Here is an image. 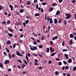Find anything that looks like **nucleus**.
Wrapping results in <instances>:
<instances>
[{
  "instance_id": "obj_17",
  "label": "nucleus",
  "mask_w": 76,
  "mask_h": 76,
  "mask_svg": "<svg viewBox=\"0 0 76 76\" xmlns=\"http://www.w3.org/2000/svg\"><path fill=\"white\" fill-rule=\"evenodd\" d=\"M72 62V59H71V58H69V59L68 63H70Z\"/></svg>"
},
{
  "instance_id": "obj_21",
  "label": "nucleus",
  "mask_w": 76,
  "mask_h": 76,
  "mask_svg": "<svg viewBox=\"0 0 76 76\" xmlns=\"http://www.w3.org/2000/svg\"><path fill=\"white\" fill-rule=\"evenodd\" d=\"M21 66L22 69H24V67H25V66H26V65H25V64H22L21 65Z\"/></svg>"
},
{
  "instance_id": "obj_5",
  "label": "nucleus",
  "mask_w": 76,
  "mask_h": 76,
  "mask_svg": "<svg viewBox=\"0 0 76 76\" xmlns=\"http://www.w3.org/2000/svg\"><path fill=\"white\" fill-rule=\"evenodd\" d=\"M58 36H56L54 37H53L52 38L53 40H55V39H58Z\"/></svg>"
},
{
  "instance_id": "obj_30",
  "label": "nucleus",
  "mask_w": 76,
  "mask_h": 76,
  "mask_svg": "<svg viewBox=\"0 0 76 76\" xmlns=\"http://www.w3.org/2000/svg\"><path fill=\"white\" fill-rule=\"evenodd\" d=\"M3 9V7L2 6L0 5V11H1V10Z\"/></svg>"
},
{
  "instance_id": "obj_52",
  "label": "nucleus",
  "mask_w": 76,
  "mask_h": 76,
  "mask_svg": "<svg viewBox=\"0 0 76 76\" xmlns=\"http://www.w3.org/2000/svg\"><path fill=\"white\" fill-rule=\"evenodd\" d=\"M58 1L60 3H61V2L63 1V0H58Z\"/></svg>"
},
{
  "instance_id": "obj_51",
  "label": "nucleus",
  "mask_w": 76,
  "mask_h": 76,
  "mask_svg": "<svg viewBox=\"0 0 76 76\" xmlns=\"http://www.w3.org/2000/svg\"><path fill=\"white\" fill-rule=\"evenodd\" d=\"M12 56L14 58L15 57V54L13 53L12 55Z\"/></svg>"
},
{
  "instance_id": "obj_29",
  "label": "nucleus",
  "mask_w": 76,
  "mask_h": 76,
  "mask_svg": "<svg viewBox=\"0 0 76 76\" xmlns=\"http://www.w3.org/2000/svg\"><path fill=\"white\" fill-rule=\"evenodd\" d=\"M38 46L39 47V48H42V47H43L42 45H38Z\"/></svg>"
},
{
  "instance_id": "obj_16",
  "label": "nucleus",
  "mask_w": 76,
  "mask_h": 76,
  "mask_svg": "<svg viewBox=\"0 0 76 76\" xmlns=\"http://www.w3.org/2000/svg\"><path fill=\"white\" fill-rule=\"evenodd\" d=\"M52 18H50V23H53V21H52Z\"/></svg>"
},
{
  "instance_id": "obj_47",
  "label": "nucleus",
  "mask_w": 76,
  "mask_h": 76,
  "mask_svg": "<svg viewBox=\"0 0 76 76\" xmlns=\"http://www.w3.org/2000/svg\"><path fill=\"white\" fill-rule=\"evenodd\" d=\"M76 69V66H74L73 68V70L74 71H75Z\"/></svg>"
},
{
  "instance_id": "obj_20",
  "label": "nucleus",
  "mask_w": 76,
  "mask_h": 76,
  "mask_svg": "<svg viewBox=\"0 0 76 76\" xmlns=\"http://www.w3.org/2000/svg\"><path fill=\"white\" fill-rule=\"evenodd\" d=\"M8 35L10 36V37H13V34H11L10 33H9L8 34Z\"/></svg>"
},
{
  "instance_id": "obj_42",
  "label": "nucleus",
  "mask_w": 76,
  "mask_h": 76,
  "mask_svg": "<svg viewBox=\"0 0 76 76\" xmlns=\"http://www.w3.org/2000/svg\"><path fill=\"white\" fill-rule=\"evenodd\" d=\"M20 13H23V12H24V11L23 9H21L20 10Z\"/></svg>"
},
{
  "instance_id": "obj_26",
  "label": "nucleus",
  "mask_w": 76,
  "mask_h": 76,
  "mask_svg": "<svg viewBox=\"0 0 76 76\" xmlns=\"http://www.w3.org/2000/svg\"><path fill=\"white\" fill-rule=\"evenodd\" d=\"M46 51L47 53H49V51H50V49H49V48H47V50Z\"/></svg>"
},
{
  "instance_id": "obj_59",
  "label": "nucleus",
  "mask_w": 76,
  "mask_h": 76,
  "mask_svg": "<svg viewBox=\"0 0 76 76\" xmlns=\"http://www.w3.org/2000/svg\"><path fill=\"white\" fill-rule=\"evenodd\" d=\"M16 44H15V43H14L13 45V47L14 48H15V47H16Z\"/></svg>"
},
{
  "instance_id": "obj_25",
  "label": "nucleus",
  "mask_w": 76,
  "mask_h": 76,
  "mask_svg": "<svg viewBox=\"0 0 76 76\" xmlns=\"http://www.w3.org/2000/svg\"><path fill=\"white\" fill-rule=\"evenodd\" d=\"M68 50L67 49H62V51L63 52H64V51H67Z\"/></svg>"
},
{
  "instance_id": "obj_11",
  "label": "nucleus",
  "mask_w": 76,
  "mask_h": 76,
  "mask_svg": "<svg viewBox=\"0 0 76 76\" xmlns=\"http://www.w3.org/2000/svg\"><path fill=\"white\" fill-rule=\"evenodd\" d=\"M65 56L66 58V59H68L69 58V56L67 54H65Z\"/></svg>"
},
{
  "instance_id": "obj_24",
  "label": "nucleus",
  "mask_w": 76,
  "mask_h": 76,
  "mask_svg": "<svg viewBox=\"0 0 76 76\" xmlns=\"http://www.w3.org/2000/svg\"><path fill=\"white\" fill-rule=\"evenodd\" d=\"M8 55L9 58H10L11 59L12 58V56H11V54H10V53H8Z\"/></svg>"
},
{
  "instance_id": "obj_40",
  "label": "nucleus",
  "mask_w": 76,
  "mask_h": 76,
  "mask_svg": "<svg viewBox=\"0 0 76 76\" xmlns=\"http://www.w3.org/2000/svg\"><path fill=\"white\" fill-rule=\"evenodd\" d=\"M7 22L6 21H4V22H2V24H4L5 25H6V24L7 23Z\"/></svg>"
},
{
  "instance_id": "obj_60",
  "label": "nucleus",
  "mask_w": 76,
  "mask_h": 76,
  "mask_svg": "<svg viewBox=\"0 0 76 76\" xmlns=\"http://www.w3.org/2000/svg\"><path fill=\"white\" fill-rule=\"evenodd\" d=\"M72 2L73 3H76V1L73 0V1H72Z\"/></svg>"
},
{
  "instance_id": "obj_57",
  "label": "nucleus",
  "mask_w": 76,
  "mask_h": 76,
  "mask_svg": "<svg viewBox=\"0 0 76 76\" xmlns=\"http://www.w3.org/2000/svg\"><path fill=\"white\" fill-rule=\"evenodd\" d=\"M50 51H51L53 50V48L51 47H50Z\"/></svg>"
},
{
  "instance_id": "obj_18",
  "label": "nucleus",
  "mask_w": 76,
  "mask_h": 76,
  "mask_svg": "<svg viewBox=\"0 0 76 76\" xmlns=\"http://www.w3.org/2000/svg\"><path fill=\"white\" fill-rule=\"evenodd\" d=\"M17 61L18 62H20V63H22V60L20 59H17Z\"/></svg>"
},
{
  "instance_id": "obj_31",
  "label": "nucleus",
  "mask_w": 76,
  "mask_h": 76,
  "mask_svg": "<svg viewBox=\"0 0 76 76\" xmlns=\"http://www.w3.org/2000/svg\"><path fill=\"white\" fill-rule=\"evenodd\" d=\"M65 42V41L63 40V41L62 43V45H63V46H64V45H65V43H64Z\"/></svg>"
},
{
  "instance_id": "obj_12",
  "label": "nucleus",
  "mask_w": 76,
  "mask_h": 76,
  "mask_svg": "<svg viewBox=\"0 0 76 76\" xmlns=\"http://www.w3.org/2000/svg\"><path fill=\"white\" fill-rule=\"evenodd\" d=\"M9 7L10 8H11V10L12 11V10H13V7L12 6V5L10 4L9 5Z\"/></svg>"
},
{
  "instance_id": "obj_43",
  "label": "nucleus",
  "mask_w": 76,
  "mask_h": 76,
  "mask_svg": "<svg viewBox=\"0 0 76 76\" xmlns=\"http://www.w3.org/2000/svg\"><path fill=\"white\" fill-rule=\"evenodd\" d=\"M48 64H51L52 63V61L51 60H49L48 62Z\"/></svg>"
},
{
  "instance_id": "obj_45",
  "label": "nucleus",
  "mask_w": 76,
  "mask_h": 76,
  "mask_svg": "<svg viewBox=\"0 0 76 76\" xmlns=\"http://www.w3.org/2000/svg\"><path fill=\"white\" fill-rule=\"evenodd\" d=\"M45 39V38L43 36H42L41 39L42 40H44Z\"/></svg>"
},
{
  "instance_id": "obj_64",
  "label": "nucleus",
  "mask_w": 76,
  "mask_h": 76,
  "mask_svg": "<svg viewBox=\"0 0 76 76\" xmlns=\"http://www.w3.org/2000/svg\"><path fill=\"white\" fill-rule=\"evenodd\" d=\"M14 7H15V8H16V7H18V6L16 4H15V6Z\"/></svg>"
},
{
  "instance_id": "obj_61",
  "label": "nucleus",
  "mask_w": 76,
  "mask_h": 76,
  "mask_svg": "<svg viewBox=\"0 0 76 76\" xmlns=\"http://www.w3.org/2000/svg\"><path fill=\"white\" fill-rule=\"evenodd\" d=\"M17 67H18V69H21V66H20L19 65L17 66Z\"/></svg>"
},
{
  "instance_id": "obj_28",
  "label": "nucleus",
  "mask_w": 76,
  "mask_h": 76,
  "mask_svg": "<svg viewBox=\"0 0 76 76\" xmlns=\"http://www.w3.org/2000/svg\"><path fill=\"white\" fill-rule=\"evenodd\" d=\"M65 69L66 70H68V69H69V66H65Z\"/></svg>"
},
{
  "instance_id": "obj_4",
  "label": "nucleus",
  "mask_w": 76,
  "mask_h": 76,
  "mask_svg": "<svg viewBox=\"0 0 76 76\" xmlns=\"http://www.w3.org/2000/svg\"><path fill=\"white\" fill-rule=\"evenodd\" d=\"M69 44L70 45H72L73 43V40L72 39H71L70 40V41H69Z\"/></svg>"
},
{
  "instance_id": "obj_37",
  "label": "nucleus",
  "mask_w": 76,
  "mask_h": 76,
  "mask_svg": "<svg viewBox=\"0 0 76 76\" xmlns=\"http://www.w3.org/2000/svg\"><path fill=\"white\" fill-rule=\"evenodd\" d=\"M64 24L65 25H67V22H66V20H64Z\"/></svg>"
},
{
  "instance_id": "obj_49",
  "label": "nucleus",
  "mask_w": 76,
  "mask_h": 76,
  "mask_svg": "<svg viewBox=\"0 0 76 76\" xmlns=\"http://www.w3.org/2000/svg\"><path fill=\"white\" fill-rule=\"evenodd\" d=\"M24 62L25 64H26V65H28V63H27V62L26 61L24 60Z\"/></svg>"
},
{
  "instance_id": "obj_63",
  "label": "nucleus",
  "mask_w": 76,
  "mask_h": 76,
  "mask_svg": "<svg viewBox=\"0 0 76 76\" xmlns=\"http://www.w3.org/2000/svg\"><path fill=\"white\" fill-rule=\"evenodd\" d=\"M26 18H27V19H30V16H27L26 17Z\"/></svg>"
},
{
  "instance_id": "obj_36",
  "label": "nucleus",
  "mask_w": 76,
  "mask_h": 76,
  "mask_svg": "<svg viewBox=\"0 0 76 76\" xmlns=\"http://www.w3.org/2000/svg\"><path fill=\"white\" fill-rule=\"evenodd\" d=\"M46 4H47V3L46 2H44L42 3V5L43 6H45V5H46Z\"/></svg>"
},
{
  "instance_id": "obj_9",
  "label": "nucleus",
  "mask_w": 76,
  "mask_h": 76,
  "mask_svg": "<svg viewBox=\"0 0 76 76\" xmlns=\"http://www.w3.org/2000/svg\"><path fill=\"white\" fill-rule=\"evenodd\" d=\"M9 63V60H6L4 62V63L5 64H7V63Z\"/></svg>"
},
{
  "instance_id": "obj_3",
  "label": "nucleus",
  "mask_w": 76,
  "mask_h": 76,
  "mask_svg": "<svg viewBox=\"0 0 76 76\" xmlns=\"http://www.w3.org/2000/svg\"><path fill=\"white\" fill-rule=\"evenodd\" d=\"M16 54L17 56H21L22 57V55L19 52L17 51L16 52Z\"/></svg>"
},
{
  "instance_id": "obj_46",
  "label": "nucleus",
  "mask_w": 76,
  "mask_h": 76,
  "mask_svg": "<svg viewBox=\"0 0 76 76\" xmlns=\"http://www.w3.org/2000/svg\"><path fill=\"white\" fill-rule=\"evenodd\" d=\"M34 64L36 66H38V64L37 62H34Z\"/></svg>"
},
{
  "instance_id": "obj_32",
  "label": "nucleus",
  "mask_w": 76,
  "mask_h": 76,
  "mask_svg": "<svg viewBox=\"0 0 76 76\" xmlns=\"http://www.w3.org/2000/svg\"><path fill=\"white\" fill-rule=\"evenodd\" d=\"M55 73H56V75H55V76H57V75H58V73H59L58 72V71H56L55 72Z\"/></svg>"
},
{
  "instance_id": "obj_2",
  "label": "nucleus",
  "mask_w": 76,
  "mask_h": 76,
  "mask_svg": "<svg viewBox=\"0 0 76 76\" xmlns=\"http://www.w3.org/2000/svg\"><path fill=\"white\" fill-rule=\"evenodd\" d=\"M37 49V48L35 46H33L32 47V48H30V50L31 51H34V50H36Z\"/></svg>"
},
{
  "instance_id": "obj_58",
  "label": "nucleus",
  "mask_w": 76,
  "mask_h": 76,
  "mask_svg": "<svg viewBox=\"0 0 76 76\" xmlns=\"http://www.w3.org/2000/svg\"><path fill=\"white\" fill-rule=\"evenodd\" d=\"M37 42H39V43L41 42V41H40V40H39L38 39H37Z\"/></svg>"
},
{
  "instance_id": "obj_38",
  "label": "nucleus",
  "mask_w": 76,
  "mask_h": 76,
  "mask_svg": "<svg viewBox=\"0 0 76 76\" xmlns=\"http://www.w3.org/2000/svg\"><path fill=\"white\" fill-rule=\"evenodd\" d=\"M27 53L26 54V58L27 60H28V58H29L28 57V56H27Z\"/></svg>"
},
{
  "instance_id": "obj_14",
  "label": "nucleus",
  "mask_w": 76,
  "mask_h": 76,
  "mask_svg": "<svg viewBox=\"0 0 76 76\" xmlns=\"http://www.w3.org/2000/svg\"><path fill=\"white\" fill-rule=\"evenodd\" d=\"M54 23L56 24V23H57V19L55 18L54 19Z\"/></svg>"
},
{
  "instance_id": "obj_1",
  "label": "nucleus",
  "mask_w": 76,
  "mask_h": 76,
  "mask_svg": "<svg viewBox=\"0 0 76 76\" xmlns=\"http://www.w3.org/2000/svg\"><path fill=\"white\" fill-rule=\"evenodd\" d=\"M66 15L67 16V17H66L65 19H69L70 18V14L68 13H66Z\"/></svg>"
},
{
  "instance_id": "obj_41",
  "label": "nucleus",
  "mask_w": 76,
  "mask_h": 76,
  "mask_svg": "<svg viewBox=\"0 0 76 76\" xmlns=\"http://www.w3.org/2000/svg\"><path fill=\"white\" fill-rule=\"evenodd\" d=\"M58 64L59 66H61V65H62V63L61 62H58Z\"/></svg>"
},
{
  "instance_id": "obj_15",
  "label": "nucleus",
  "mask_w": 76,
  "mask_h": 76,
  "mask_svg": "<svg viewBox=\"0 0 76 76\" xmlns=\"http://www.w3.org/2000/svg\"><path fill=\"white\" fill-rule=\"evenodd\" d=\"M70 37L71 38H73L74 37V35H72V34H70Z\"/></svg>"
},
{
  "instance_id": "obj_6",
  "label": "nucleus",
  "mask_w": 76,
  "mask_h": 76,
  "mask_svg": "<svg viewBox=\"0 0 76 76\" xmlns=\"http://www.w3.org/2000/svg\"><path fill=\"white\" fill-rule=\"evenodd\" d=\"M61 22H62V18H61L60 19L58 20V23H61Z\"/></svg>"
},
{
  "instance_id": "obj_10",
  "label": "nucleus",
  "mask_w": 76,
  "mask_h": 76,
  "mask_svg": "<svg viewBox=\"0 0 76 76\" xmlns=\"http://www.w3.org/2000/svg\"><path fill=\"white\" fill-rule=\"evenodd\" d=\"M7 44H8V45H10V44H11V42H10V40H8L7 42Z\"/></svg>"
},
{
  "instance_id": "obj_48",
  "label": "nucleus",
  "mask_w": 76,
  "mask_h": 76,
  "mask_svg": "<svg viewBox=\"0 0 76 76\" xmlns=\"http://www.w3.org/2000/svg\"><path fill=\"white\" fill-rule=\"evenodd\" d=\"M23 25H24V27H26V24H25V22H24L23 23Z\"/></svg>"
},
{
  "instance_id": "obj_8",
  "label": "nucleus",
  "mask_w": 76,
  "mask_h": 76,
  "mask_svg": "<svg viewBox=\"0 0 76 76\" xmlns=\"http://www.w3.org/2000/svg\"><path fill=\"white\" fill-rule=\"evenodd\" d=\"M60 13V10H58L57 11L56 14V15H58Z\"/></svg>"
},
{
  "instance_id": "obj_34",
  "label": "nucleus",
  "mask_w": 76,
  "mask_h": 76,
  "mask_svg": "<svg viewBox=\"0 0 76 76\" xmlns=\"http://www.w3.org/2000/svg\"><path fill=\"white\" fill-rule=\"evenodd\" d=\"M10 23V21L9 20H8L7 21V25H9Z\"/></svg>"
},
{
  "instance_id": "obj_22",
  "label": "nucleus",
  "mask_w": 76,
  "mask_h": 76,
  "mask_svg": "<svg viewBox=\"0 0 76 76\" xmlns=\"http://www.w3.org/2000/svg\"><path fill=\"white\" fill-rule=\"evenodd\" d=\"M26 4H27V5H30V4H31V2L29 1H28L26 3Z\"/></svg>"
},
{
  "instance_id": "obj_13",
  "label": "nucleus",
  "mask_w": 76,
  "mask_h": 76,
  "mask_svg": "<svg viewBox=\"0 0 76 76\" xmlns=\"http://www.w3.org/2000/svg\"><path fill=\"white\" fill-rule=\"evenodd\" d=\"M53 8H52L51 7H50L49 9V11L51 12L52 11H53Z\"/></svg>"
},
{
  "instance_id": "obj_19",
  "label": "nucleus",
  "mask_w": 76,
  "mask_h": 76,
  "mask_svg": "<svg viewBox=\"0 0 76 76\" xmlns=\"http://www.w3.org/2000/svg\"><path fill=\"white\" fill-rule=\"evenodd\" d=\"M8 30H9L10 31V32H12L13 31V30L12 29H10L9 27L8 28Z\"/></svg>"
},
{
  "instance_id": "obj_53",
  "label": "nucleus",
  "mask_w": 76,
  "mask_h": 76,
  "mask_svg": "<svg viewBox=\"0 0 76 76\" xmlns=\"http://www.w3.org/2000/svg\"><path fill=\"white\" fill-rule=\"evenodd\" d=\"M34 44V45H37V42L36 41H34V43H33Z\"/></svg>"
},
{
  "instance_id": "obj_50",
  "label": "nucleus",
  "mask_w": 76,
  "mask_h": 76,
  "mask_svg": "<svg viewBox=\"0 0 76 76\" xmlns=\"http://www.w3.org/2000/svg\"><path fill=\"white\" fill-rule=\"evenodd\" d=\"M60 59L58 58H57L56 59V61H59Z\"/></svg>"
},
{
  "instance_id": "obj_39",
  "label": "nucleus",
  "mask_w": 76,
  "mask_h": 76,
  "mask_svg": "<svg viewBox=\"0 0 76 76\" xmlns=\"http://www.w3.org/2000/svg\"><path fill=\"white\" fill-rule=\"evenodd\" d=\"M25 22L26 23V24H28V23L29 22V20H27L26 21H25Z\"/></svg>"
},
{
  "instance_id": "obj_23",
  "label": "nucleus",
  "mask_w": 76,
  "mask_h": 76,
  "mask_svg": "<svg viewBox=\"0 0 76 76\" xmlns=\"http://www.w3.org/2000/svg\"><path fill=\"white\" fill-rule=\"evenodd\" d=\"M55 54H56V53H53L51 54V56H53L55 55Z\"/></svg>"
},
{
  "instance_id": "obj_33",
  "label": "nucleus",
  "mask_w": 76,
  "mask_h": 76,
  "mask_svg": "<svg viewBox=\"0 0 76 76\" xmlns=\"http://www.w3.org/2000/svg\"><path fill=\"white\" fill-rule=\"evenodd\" d=\"M51 28V27L50 26H48V31H49L50 30V28Z\"/></svg>"
},
{
  "instance_id": "obj_62",
  "label": "nucleus",
  "mask_w": 76,
  "mask_h": 76,
  "mask_svg": "<svg viewBox=\"0 0 76 76\" xmlns=\"http://www.w3.org/2000/svg\"><path fill=\"white\" fill-rule=\"evenodd\" d=\"M36 7L37 9H38V4H37L36 6Z\"/></svg>"
},
{
  "instance_id": "obj_44",
  "label": "nucleus",
  "mask_w": 76,
  "mask_h": 76,
  "mask_svg": "<svg viewBox=\"0 0 76 76\" xmlns=\"http://www.w3.org/2000/svg\"><path fill=\"white\" fill-rule=\"evenodd\" d=\"M63 63L64 64H67V62H66L65 61H64Z\"/></svg>"
},
{
  "instance_id": "obj_35",
  "label": "nucleus",
  "mask_w": 76,
  "mask_h": 76,
  "mask_svg": "<svg viewBox=\"0 0 76 76\" xmlns=\"http://www.w3.org/2000/svg\"><path fill=\"white\" fill-rule=\"evenodd\" d=\"M33 34L34 36H35L36 37H37V34L36 35V34L35 33H33Z\"/></svg>"
},
{
  "instance_id": "obj_56",
  "label": "nucleus",
  "mask_w": 76,
  "mask_h": 76,
  "mask_svg": "<svg viewBox=\"0 0 76 76\" xmlns=\"http://www.w3.org/2000/svg\"><path fill=\"white\" fill-rule=\"evenodd\" d=\"M14 24H15V25H18H18H19V23H18V22H16V23H15Z\"/></svg>"
},
{
  "instance_id": "obj_27",
  "label": "nucleus",
  "mask_w": 76,
  "mask_h": 76,
  "mask_svg": "<svg viewBox=\"0 0 76 76\" xmlns=\"http://www.w3.org/2000/svg\"><path fill=\"white\" fill-rule=\"evenodd\" d=\"M35 16H39V14L38 13H36L35 14Z\"/></svg>"
},
{
  "instance_id": "obj_55",
  "label": "nucleus",
  "mask_w": 76,
  "mask_h": 76,
  "mask_svg": "<svg viewBox=\"0 0 76 76\" xmlns=\"http://www.w3.org/2000/svg\"><path fill=\"white\" fill-rule=\"evenodd\" d=\"M62 70H64V69H65V66H64L62 68Z\"/></svg>"
},
{
  "instance_id": "obj_54",
  "label": "nucleus",
  "mask_w": 76,
  "mask_h": 76,
  "mask_svg": "<svg viewBox=\"0 0 76 76\" xmlns=\"http://www.w3.org/2000/svg\"><path fill=\"white\" fill-rule=\"evenodd\" d=\"M15 12L17 15H19V12L17 11H16Z\"/></svg>"
},
{
  "instance_id": "obj_7",
  "label": "nucleus",
  "mask_w": 76,
  "mask_h": 76,
  "mask_svg": "<svg viewBox=\"0 0 76 76\" xmlns=\"http://www.w3.org/2000/svg\"><path fill=\"white\" fill-rule=\"evenodd\" d=\"M0 67L1 69H4V66H3V65L2 63H0Z\"/></svg>"
}]
</instances>
